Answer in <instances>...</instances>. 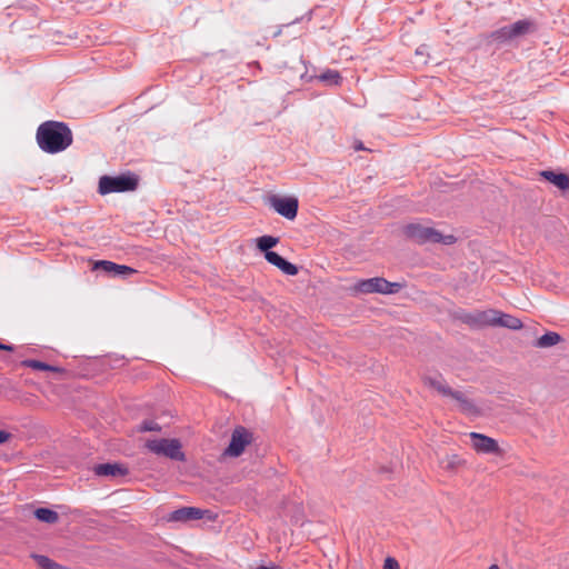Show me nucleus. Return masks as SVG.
<instances>
[{
    "mask_svg": "<svg viewBox=\"0 0 569 569\" xmlns=\"http://www.w3.org/2000/svg\"><path fill=\"white\" fill-rule=\"evenodd\" d=\"M36 139L43 152L54 154L69 148L73 141V136L67 123L48 120L38 127Z\"/></svg>",
    "mask_w": 569,
    "mask_h": 569,
    "instance_id": "nucleus-1",
    "label": "nucleus"
},
{
    "mask_svg": "<svg viewBox=\"0 0 569 569\" xmlns=\"http://www.w3.org/2000/svg\"><path fill=\"white\" fill-rule=\"evenodd\" d=\"M402 232L409 240L418 244H452L457 241V238L453 234H442L437 229L423 226L421 223H408L402 227Z\"/></svg>",
    "mask_w": 569,
    "mask_h": 569,
    "instance_id": "nucleus-2",
    "label": "nucleus"
},
{
    "mask_svg": "<svg viewBox=\"0 0 569 569\" xmlns=\"http://www.w3.org/2000/svg\"><path fill=\"white\" fill-rule=\"evenodd\" d=\"M138 187V177L134 173L119 176H102L99 179L98 192L102 196L116 192L133 191Z\"/></svg>",
    "mask_w": 569,
    "mask_h": 569,
    "instance_id": "nucleus-3",
    "label": "nucleus"
},
{
    "mask_svg": "<svg viewBox=\"0 0 569 569\" xmlns=\"http://www.w3.org/2000/svg\"><path fill=\"white\" fill-rule=\"evenodd\" d=\"M402 284L391 282L381 277L360 280L356 283L355 289L362 293H382L392 295L400 291Z\"/></svg>",
    "mask_w": 569,
    "mask_h": 569,
    "instance_id": "nucleus-4",
    "label": "nucleus"
},
{
    "mask_svg": "<svg viewBox=\"0 0 569 569\" xmlns=\"http://www.w3.org/2000/svg\"><path fill=\"white\" fill-rule=\"evenodd\" d=\"M146 447L156 455L164 456L176 461L186 460L178 439H153L147 441Z\"/></svg>",
    "mask_w": 569,
    "mask_h": 569,
    "instance_id": "nucleus-5",
    "label": "nucleus"
},
{
    "mask_svg": "<svg viewBox=\"0 0 569 569\" xmlns=\"http://www.w3.org/2000/svg\"><path fill=\"white\" fill-rule=\"evenodd\" d=\"M253 440V435L243 426H237L231 433L229 446L224 449L223 456L237 458L241 456L247 446Z\"/></svg>",
    "mask_w": 569,
    "mask_h": 569,
    "instance_id": "nucleus-6",
    "label": "nucleus"
},
{
    "mask_svg": "<svg viewBox=\"0 0 569 569\" xmlns=\"http://www.w3.org/2000/svg\"><path fill=\"white\" fill-rule=\"evenodd\" d=\"M268 204L280 216L288 220L297 217L299 202L295 197L270 196Z\"/></svg>",
    "mask_w": 569,
    "mask_h": 569,
    "instance_id": "nucleus-7",
    "label": "nucleus"
},
{
    "mask_svg": "<svg viewBox=\"0 0 569 569\" xmlns=\"http://www.w3.org/2000/svg\"><path fill=\"white\" fill-rule=\"evenodd\" d=\"M495 309L483 311L466 312L460 319L463 323L471 328L480 329L483 327H492Z\"/></svg>",
    "mask_w": 569,
    "mask_h": 569,
    "instance_id": "nucleus-8",
    "label": "nucleus"
},
{
    "mask_svg": "<svg viewBox=\"0 0 569 569\" xmlns=\"http://www.w3.org/2000/svg\"><path fill=\"white\" fill-rule=\"evenodd\" d=\"M470 439L472 443V448L478 453H498L499 446L498 442L486 435L479 432H470Z\"/></svg>",
    "mask_w": 569,
    "mask_h": 569,
    "instance_id": "nucleus-9",
    "label": "nucleus"
},
{
    "mask_svg": "<svg viewBox=\"0 0 569 569\" xmlns=\"http://www.w3.org/2000/svg\"><path fill=\"white\" fill-rule=\"evenodd\" d=\"M94 268L103 270L104 272H107L109 274H113L114 277H123V278L137 272L131 267H128L124 264H118L116 262L108 261V260L98 261L96 263Z\"/></svg>",
    "mask_w": 569,
    "mask_h": 569,
    "instance_id": "nucleus-10",
    "label": "nucleus"
},
{
    "mask_svg": "<svg viewBox=\"0 0 569 569\" xmlns=\"http://www.w3.org/2000/svg\"><path fill=\"white\" fill-rule=\"evenodd\" d=\"M264 259L272 266L280 269L284 274L296 276L298 273V267L274 251H267Z\"/></svg>",
    "mask_w": 569,
    "mask_h": 569,
    "instance_id": "nucleus-11",
    "label": "nucleus"
},
{
    "mask_svg": "<svg viewBox=\"0 0 569 569\" xmlns=\"http://www.w3.org/2000/svg\"><path fill=\"white\" fill-rule=\"evenodd\" d=\"M93 471L100 477H123L128 473V469L123 465L117 462L96 465Z\"/></svg>",
    "mask_w": 569,
    "mask_h": 569,
    "instance_id": "nucleus-12",
    "label": "nucleus"
},
{
    "mask_svg": "<svg viewBox=\"0 0 569 569\" xmlns=\"http://www.w3.org/2000/svg\"><path fill=\"white\" fill-rule=\"evenodd\" d=\"M492 327H502L511 330H519L522 322L519 318L495 310Z\"/></svg>",
    "mask_w": 569,
    "mask_h": 569,
    "instance_id": "nucleus-13",
    "label": "nucleus"
},
{
    "mask_svg": "<svg viewBox=\"0 0 569 569\" xmlns=\"http://www.w3.org/2000/svg\"><path fill=\"white\" fill-rule=\"evenodd\" d=\"M423 382L428 387L437 390L443 397H449L453 390L445 382L443 378L440 375L425 376Z\"/></svg>",
    "mask_w": 569,
    "mask_h": 569,
    "instance_id": "nucleus-14",
    "label": "nucleus"
},
{
    "mask_svg": "<svg viewBox=\"0 0 569 569\" xmlns=\"http://www.w3.org/2000/svg\"><path fill=\"white\" fill-rule=\"evenodd\" d=\"M449 397L455 399L459 403L462 412L470 416H476L479 413V410L476 407V405L470 399H468L461 391L452 390Z\"/></svg>",
    "mask_w": 569,
    "mask_h": 569,
    "instance_id": "nucleus-15",
    "label": "nucleus"
},
{
    "mask_svg": "<svg viewBox=\"0 0 569 569\" xmlns=\"http://www.w3.org/2000/svg\"><path fill=\"white\" fill-rule=\"evenodd\" d=\"M541 176L558 187L560 190H566L569 188V177L565 173H557L551 170H545L541 172Z\"/></svg>",
    "mask_w": 569,
    "mask_h": 569,
    "instance_id": "nucleus-16",
    "label": "nucleus"
},
{
    "mask_svg": "<svg viewBox=\"0 0 569 569\" xmlns=\"http://www.w3.org/2000/svg\"><path fill=\"white\" fill-rule=\"evenodd\" d=\"M508 27L510 29L511 38L516 39L518 37L527 34L532 27V22L530 20L523 19L518 20L515 23L509 24Z\"/></svg>",
    "mask_w": 569,
    "mask_h": 569,
    "instance_id": "nucleus-17",
    "label": "nucleus"
},
{
    "mask_svg": "<svg viewBox=\"0 0 569 569\" xmlns=\"http://www.w3.org/2000/svg\"><path fill=\"white\" fill-rule=\"evenodd\" d=\"M560 341H561V337L559 333H557L555 331H548L545 335H542L540 338L537 339V341L535 342V347L549 348V347L556 346Z\"/></svg>",
    "mask_w": 569,
    "mask_h": 569,
    "instance_id": "nucleus-18",
    "label": "nucleus"
},
{
    "mask_svg": "<svg viewBox=\"0 0 569 569\" xmlns=\"http://www.w3.org/2000/svg\"><path fill=\"white\" fill-rule=\"evenodd\" d=\"M33 513L38 520L46 523H54L59 519L58 512L49 508H37Z\"/></svg>",
    "mask_w": 569,
    "mask_h": 569,
    "instance_id": "nucleus-19",
    "label": "nucleus"
},
{
    "mask_svg": "<svg viewBox=\"0 0 569 569\" xmlns=\"http://www.w3.org/2000/svg\"><path fill=\"white\" fill-rule=\"evenodd\" d=\"M278 242V237L268 234L261 236L257 239V248L266 254L267 251H271L270 249L274 247Z\"/></svg>",
    "mask_w": 569,
    "mask_h": 569,
    "instance_id": "nucleus-20",
    "label": "nucleus"
},
{
    "mask_svg": "<svg viewBox=\"0 0 569 569\" xmlns=\"http://www.w3.org/2000/svg\"><path fill=\"white\" fill-rule=\"evenodd\" d=\"M32 558L41 569H64L47 556L33 553Z\"/></svg>",
    "mask_w": 569,
    "mask_h": 569,
    "instance_id": "nucleus-21",
    "label": "nucleus"
},
{
    "mask_svg": "<svg viewBox=\"0 0 569 569\" xmlns=\"http://www.w3.org/2000/svg\"><path fill=\"white\" fill-rule=\"evenodd\" d=\"M318 78L320 81L330 86H338L342 80L340 73L337 70L330 69L322 72Z\"/></svg>",
    "mask_w": 569,
    "mask_h": 569,
    "instance_id": "nucleus-22",
    "label": "nucleus"
},
{
    "mask_svg": "<svg viewBox=\"0 0 569 569\" xmlns=\"http://www.w3.org/2000/svg\"><path fill=\"white\" fill-rule=\"evenodd\" d=\"M490 38L493 41H497V42H500V43H505V42H508L510 40H513L511 38L510 29H509L508 26H503V27L492 31L491 34H490Z\"/></svg>",
    "mask_w": 569,
    "mask_h": 569,
    "instance_id": "nucleus-23",
    "label": "nucleus"
},
{
    "mask_svg": "<svg viewBox=\"0 0 569 569\" xmlns=\"http://www.w3.org/2000/svg\"><path fill=\"white\" fill-rule=\"evenodd\" d=\"M21 365L23 367H27V368H32L34 370H41V371H46L47 368H49V363H46V362H42L40 360H34V359H27V360H23L21 362Z\"/></svg>",
    "mask_w": 569,
    "mask_h": 569,
    "instance_id": "nucleus-24",
    "label": "nucleus"
},
{
    "mask_svg": "<svg viewBox=\"0 0 569 569\" xmlns=\"http://www.w3.org/2000/svg\"><path fill=\"white\" fill-rule=\"evenodd\" d=\"M188 520H199L203 517L204 510L196 507H184Z\"/></svg>",
    "mask_w": 569,
    "mask_h": 569,
    "instance_id": "nucleus-25",
    "label": "nucleus"
},
{
    "mask_svg": "<svg viewBox=\"0 0 569 569\" xmlns=\"http://www.w3.org/2000/svg\"><path fill=\"white\" fill-rule=\"evenodd\" d=\"M141 431H160V426L152 420H144L140 426Z\"/></svg>",
    "mask_w": 569,
    "mask_h": 569,
    "instance_id": "nucleus-26",
    "label": "nucleus"
},
{
    "mask_svg": "<svg viewBox=\"0 0 569 569\" xmlns=\"http://www.w3.org/2000/svg\"><path fill=\"white\" fill-rule=\"evenodd\" d=\"M169 520L171 521H187V515L184 507L177 509L170 513Z\"/></svg>",
    "mask_w": 569,
    "mask_h": 569,
    "instance_id": "nucleus-27",
    "label": "nucleus"
},
{
    "mask_svg": "<svg viewBox=\"0 0 569 569\" xmlns=\"http://www.w3.org/2000/svg\"><path fill=\"white\" fill-rule=\"evenodd\" d=\"M416 56L418 58H421L419 62L422 64L427 63V60L425 59L428 56V47L426 44H421L416 49Z\"/></svg>",
    "mask_w": 569,
    "mask_h": 569,
    "instance_id": "nucleus-28",
    "label": "nucleus"
},
{
    "mask_svg": "<svg viewBox=\"0 0 569 569\" xmlns=\"http://www.w3.org/2000/svg\"><path fill=\"white\" fill-rule=\"evenodd\" d=\"M385 569H399V565L393 558H387L385 561Z\"/></svg>",
    "mask_w": 569,
    "mask_h": 569,
    "instance_id": "nucleus-29",
    "label": "nucleus"
},
{
    "mask_svg": "<svg viewBox=\"0 0 569 569\" xmlns=\"http://www.w3.org/2000/svg\"><path fill=\"white\" fill-rule=\"evenodd\" d=\"M11 438V433L4 430H0V445L4 443Z\"/></svg>",
    "mask_w": 569,
    "mask_h": 569,
    "instance_id": "nucleus-30",
    "label": "nucleus"
},
{
    "mask_svg": "<svg viewBox=\"0 0 569 569\" xmlns=\"http://www.w3.org/2000/svg\"><path fill=\"white\" fill-rule=\"evenodd\" d=\"M0 350L12 351L13 350V346L0 342Z\"/></svg>",
    "mask_w": 569,
    "mask_h": 569,
    "instance_id": "nucleus-31",
    "label": "nucleus"
},
{
    "mask_svg": "<svg viewBox=\"0 0 569 569\" xmlns=\"http://www.w3.org/2000/svg\"><path fill=\"white\" fill-rule=\"evenodd\" d=\"M46 371H53V372H60L61 369L59 367H56V366H51L49 365V368H47Z\"/></svg>",
    "mask_w": 569,
    "mask_h": 569,
    "instance_id": "nucleus-32",
    "label": "nucleus"
},
{
    "mask_svg": "<svg viewBox=\"0 0 569 569\" xmlns=\"http://www.w3.org/2000/svg\"><path fill=\"white\" fill-rule=\"evenodd\" d=\"M488 569H500L497 565H491Z\"/></svg>",
    "mask_w": 569,
    "mask_h": 569,
    "instance_id": "nucleus-33",
    "label": "nucleus"
}]
</instances>
